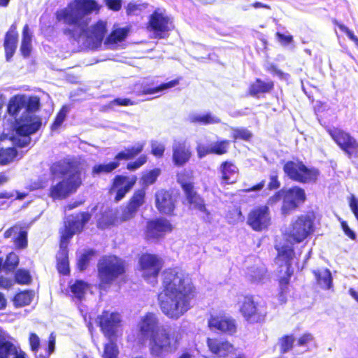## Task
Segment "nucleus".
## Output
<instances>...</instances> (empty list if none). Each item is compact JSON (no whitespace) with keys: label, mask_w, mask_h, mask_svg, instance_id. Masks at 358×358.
I'll list each match as a JSON object with an SVG mask.
<instances>
[{"label":"nucleus","mask_w":358,"mask_h":358,"mask_svg":"<svg viewBox=\"0 0 358 358\" xmlns=\"http://www.w3.org/2000/svg\"><path fill=\"white\" fill-rule=\"evenodd\" d=\"M138 332L141 343H147L150 355L155 357L165 353L176 352L180 345L182 336L179 332L171 331L160 325L157 315L152 312L146 313L140 320Z\"/></svg>","instance_id":"f03ea898"},{"label":"nucleus","mask_w":358,"mask_h":358,"mask_svg":"<svg viewBox=\"0 0 358 358\" xmlns=\"http://www.w3.org/2000/svg\"><path fill=\"white\" fill-rule=\"evenodd\" d=\"M155 207L162 215L173 216L177 198L171 189H160L155 194Z\"/></svg>","instance_id":"4be33fe9"},{"label":"nucleus","mask_w":358,"mask_h":358,"mask_svg":"<svg viewBox=\"0 0 358 358\" xmlns=\"http://www.w3.org/2000/svg\"><path fill=\"white\" fill-rule=\"evenodd\" d=\"M173 226L171 222L164 217L150 219L146 222L143 231V236L146 241H159L171 233Z\"/></svg>","instance_id":"a211bd4d"},{"label":"nucleus","mask_w":358,"mask_h":358,"mask_svg":"<svg viewBox=\"0 0 358 358\" xmlns=\"http://www.w3.org/2000/svg\"><path fill=\"white\" fill-rule=\"evenodd\" d=\"M275 87L274 82L271 80H264L259 78H255L248 89V94L250 96L259 98L262 95L271 93Z\"/></svg>","instance_id":"c85d7f7f"},{"label":"nucleus","mask_w":358,"mask_h":358,"mask_svg":"<svg viewBox=\"0 0 358 358\" xmlns=\"http://www.w3.org/2000/svg\"><path fill=\"white\" fill-rule=\"evenodd\" d=\"M165 148L163 145L153 144L151 147V153L156 157L160 158L163 156Z\"/></svg>","instance_id":"338daca9"},{"label":"nucleus","mask_w":358,"mask_h":358,"mask_svg":"<svg viewBox=\"0 0 358 358\" xmlns=\"http://www.w3.org/2000/svg\"><path fill=\"white\" fill-rule=\"evenodd\" d=\"M33 294L30 290H24L17 293L13 297V303L16 307H23L30 304Z\"/></svg>","instance_id":"a19ab883"},{"label":"nucleus","mask_w":358,"mask_h":358,"mask_svg":"<svg viewBox=\"0 0 358 358\" xmlns=\"http://www.w3.org/2000/svg\"><path fill=\"white\" fill-rule=\"evenodd\" d=\"M173 28L171 19L159 9L155 10L149 16L146 29L154 34L155 38H165Z\"/></svg>","instance_id":"f3484780"},{"label":"nucleus","mask_w":358,"mask_h":358,"mask_svg":"<svg viewBox=\"0 0 358 358\" xmlns=\"http://www.w3.org/2000/svg\"><path fill=\"white\" fill-rule=\"evenodd\" d=\"M82 185L83 178L78 173L69 174L50 187L48 196L53 201L63 200L76 193Z\"/></svg>","instance_id":"9b49d317"},{"label":"nucleus","mask_w":358,"mask_h":358,"mask_svg":"<svg viewBox=\"0 0 358 358\" xmlns=\"http://www.w3.org/2000/svg\"><path fill=\"white\" fill-rule=\"evenodd\" d=\"M275 36L278 41L283 45H289L293 41V36L292 35H285L280 32H276Z\"/></svg>","instance_id":"69168bd1"},{"label":"nucleus","mask_w":358,"mask_h":358,"mask_svg":"<svg viewBox=\"0 0 358 358\" xmlns=\"http://www.w3.org/2000/svg\"><path fill=\"white\" fill-rule=\"evenodd\" d=\"M68 245L69 243L59 241V250L56 267L57 271L63 275H68L70 273Z\"/></svg>","instance_id":"72a5a7b5"},{"label":"nucleus","mask_w":358,"mask_h":358,"mask_svg":"<svg viewBox=\"0 0 358 358\" xmlns=\"http://www.w3.org/2000/svg\"><path fill=\"white\" fill-rule=\"evenodd\" d=\"M277 250L276 259H279L285 263L286 267L283 273V275L280 276L278 282L280 287V294L283 296L288 292V285L290 282V278L294 273V270L292 267V262L294 257L295 252L294 248L288 245H283L280 247H275Z\"/></svg>","instance_id":"2eb2a0df"},{"label":"nucleus","mask_w":358,"mask_h":358,"mask_svg":"<svg viewBox=\"0 0 358 358\" xmlns=\"http://www.w3.org/2000/svg\"><path fill=\"white\" fill-rule=\"evenodd\" d=\"M20 263L19 256L14 252H9L3 262V268L6 272H13Z\"/></svg>","instance_id":"a18cd8bd"},{"label":"nucleus","mask_w":358,"mask_h":358,"mask_svg":"<svg viewBox=\"0 0 358 358\" xmlns=\"http://www.w3.org/2000/svg\"><path fill=\"white\" fill-rule=\"evenodd\" d=\"M106 32L107 29L106 22L99 20L92 27L91 35L96 41H102L106 34Z\"/></svg>","instance_id":"79ce46f5"},{"label":"nucleus","mask_w":358,"mask_h":358,"mask_svg":"<svg viewBox=\"0 0 358 358\" xmlns=\"http://www.w3.org/2000/svg\"><path fill=\"white\" fill-rule=\"evenodd\" d=\"M271 222L270 210L266 205L255 206L248 214L247 224L255 231H262L266 229Z\"/></svg>","instance_id":"6ab92c4d"},{"label":"nucleus","mask_w":358,"mask_h":358,"mask_svg":"<svg viewBox=\"0 0 358 358\" xmlns=\"http://www.w3.org/2000/svg\"><path fill=\"white\" fill-rule=\"evenodd\" d=\"M159 174L160 170L157 168L145 173L141 177L143 184L145 186L154 184L157 181Z\"/></svg>","instance_id":"3c124183"},{"label":"nucleus","mask_w":358,"mask_h":358,"mask_svg":"<svg viewBox=\"0 0 358 358\" xmlns=\"http://www.w3.org/2000/svg\"><path fill=\"white\" fill-rule=\"evenodd\" d=\"M55 336L52 333L48 337V348L46 350V354L44 356H47L48 358L52 352H53L55 350Z\"/></svg>","instance_id":"774afa93"},{"label":"nucleus","mask_w":358,"mask_h":358,"mask_svg":"<svg viewBox=\"0 0 358 358\" xmlns=\"http://www.w3.org/2000/svg\"><path fill=\"white\" fill-rule=\"evenodd\" d=\"M314 336L311 333L306 332L301 335L297 341H296V345L301 347V346H306L308 345L310 342L313 341Z\"/></svg>","instance_id":"bf43d9fd"},{"label":"nucleus","mask_w":358,"mask_h":358,"mask_svg":"<svg viewBox=\"0 0 358 358\" xmlns=\"http://www.w3.org/2000/svg\"><path fill=\"white\" fill-rule=\"evenodd\" d=\"M137 181L136 176H132L129 180L124 175L117 174L112 179L108 188V194L114 195V201L122 200L131 191Z\"/></svg>","instance_id":"aec40b11"},{"label":"nucleus","mask_w":358,"mask_h":358,"mask_svg":"<svg viewBox=\"0 0 358 358\" xmlns=\"http://www.w3.org/2000/svg\"><path fill=\"white\" fill-rule=\"evenodd\" d=\"M148 161L146 155H140L135 161L127 164L126 169L128 171H134L143 166Z\"/></svg>","instance_id":"5fc2aeb1"},{"label":"nucleus","mask_w":358,"mask_h":358,"mask_svg":"<svg viewBox=\"0 0 358 358\" xmlns=\"http://www.w3.org/2000/svg\"><path fill=\"white\" fill-rule=\"evenodd\" d=\"M162 291L158 305L162 313L171 320H178L192 307L198 290L192 278L176 268L165 269L162 275Z\"/></svg>","instance_id":"f257e3e1"},{"label":"nucleus","mask_w":358,"mask_h":358,"mask_svg":"<svg viewBox=\"0 0 358 358\" xmlns=\"http://www.w3.org/2000/svg\"><path fill=\"white\" fill-rule=\"evenodd\" d=\"M189 121L192 124H197L200 125H208L217 124L220 120L213 116L210 113L205 114H194L189 117Z\"/></svg>","instance_id":"e433bc0d"},{"label":"nucleus","mask_w":358,"mask_h":358,"mask_svg":"<svg viewBox=\"0 0 358 358\" xmlns=\"http://www.w3.org/2000/svg\"><path fill=\"white\" fill-rule=\"evenodd\" d=\"M14 280L19 285H29L32 278L28 269L19 268L14 273Z\"/></svg>","instance_id":"de8ad7c7"},{"label":"nucleus","mask_w":358,"mask_h":358,"mask_svg":"<svg viewBox=\"0 0 358 358\" xmlns=\"http://www.w3.org/2000/svg\"><path fill=\"white\" fill-rule=\"evenodd\" d=\"M139 269L144 278H156L163 266V261L157 255L143 253L138 259Z\"/></svg>","instance_id":"412c9836"},{"label":"nucleus","mask_w":358,"mask_h":358,"mask_svg":"<svg viewBox=\"0 0 358 358\" xmlns=\"http://www.w3.org/2000/svg\"><path fill=\"white\" fill-rule=\"evenodd\" d=\"M315 276L316 284L322 289H330L333 287V277L327 268H317L312 271Z\"/></svg>","instance_id":"f704fd0d"},{"label":"nucleus","mask_w":358,"mask_h":358,"mask_svg":"<svg viewBox=\"0 0 358 358\" xmlns=\"http://www.w3.org/2000/svg\"><path fill=\"white\" fill-rule=\"evenodd\" d=\"M113 220L107 212L101 213L100 217L97 220V227L99 229H106L113 225Z\"/></svg>","instance_id":"4d7b16f0"},{"label":"nucleus","mask_w":358,"mask_h":358,"mask_svg":"<svg viewBox=\"0 0 358 358\" xmlns=\"http://www.w3.org/2000/svg\"><path fill=\"white\" fill-rule=\"evenodd\" d=\"M348 205L353 213L356 220L358 221V198L354 194H350L348 199Z\"/></svg>","instance_id":"680f3d73"},{"label":"nucleus","mask_w":358,"mask_h":358,"mask_svg":"<svg viewBox=\"0 0 358 358\" xmlns=\"http://www.w3.org/2000/svg\"><path fill=\"white\" fill-rule=\"evenodd\" d=\"M226 218L229 224H236L244 221V216L239 206H234L229 209L226 215Z\"/></svg>","instance_id":"49530a36"},{"label":"nucleus","mask_w":358,"mask_h":358,"mask_svg":"<svg viewBox=\"0 0 358 358\" xmlns=\"http://www.w3.org/2000/svg\"><path fill=\"white\" fill-rule=\"evenodd\" d=\"M294 338L293 335H284L280 338V351L286 353L293 348Z\"/></svg>","instance_id":"603ef678"},{"label":"nucleus","mask_w":358,"mask_h":358,"mask_svg":"<svg viewBox=\"0 0 358 358\" xmlns=\"http://www.w3.org/2000/svg\"><path fill=\"white\" fill-rule=\"evenodd\" d=\"M315 213L313 211H308L297 216L290 224L288 238L294 243L303 242L315 231Z\"/></svg>","instance_id":"6e6552de"},{"label":"nucleus","mask_w":358,"mask_h":358,"mask_svg":"<svg viewBox=\"0 0 358 358\" xmlns=\"http://www.w3.org/2000/svg\"><path fill=\"white\" fill-rule=\"evenodd\" d=\"M20 354H24V358H27V354L19 350L10 341L9 336L3 332L0 337V358H10L11 356L15 358Z\"/></svg>","instance_id":"473e14b6"},{"label":"nucleus","mask_w":358,"mask_h":358,"mask_svg":"<svg viewBox=\"0 0 358 358\" xmlns=\"http://www.w3.org/2000/svg\"><path fill=\"white\" fill-rule=\"evenodd\" d=\"M92 217L90 213L87 211L77 213L71 220L64 222L62 227L59 230L60 242L69 243L71 239L76 234L81 233L85 224Z\"/></svg>","instance_id":"dca6fc26"},{"label":"nucleus","mask_w":358,"mask_h":358,"mask_svg":"<svg viewBox=\"0 0 358 358\" xmlns=\"http://www.w3.org/2000/svg\"><path fill=\"white\" fill-rule=\"evenodd\" d=\"M191 176L187 172H181L177 174V182L181 187L189 207L204 213L207 216L210 215L207 210L203 198L197 193L194 182L189 181Z\"/></svg>","instance_id":"f8f14e48"},{"label":"nucleus","mask_w":358,"mask_h":358,"mask_svg":"<svg viewBox=\"0 0 358 358\" xmlns=\"http://www.w3.org/2000/svg\"><path fill=\"white\" fill-rule=\"evenodd\" d=\"M206 344L209 351L218 357H227L234 350V345L231 343L217 338H208Z\"/></svg>","instance_id":"2f4dec72"},{"label":"nucleus","mask_w":358,"mask_h":358,"mask_svg":"<svg viewBox=\"0 0 358 358\" xmlns=\"http://www.w3.org/2000/svg\"><path fill=\"white\" fill-rule=\"evenodd\" d=\"M68 110H69V108L67 106L64 105V106H62V108L57 112V113L50 126V128L52 131L57 130L58 128L60 127V126L62 125V124L64 122V121L66 119Z\"/></svg>","instance_id":"8fccbe9b"},{"label":"nucleus","mask_w":358,"mask_h":358,"mask_svg":"<svg viewBox=\"0 0 358 358\" xmlns=\"http://www.w3.org/2000/svg\"><path fill=\"white\" fill-rule=\"evenodd\" d=\"M146 192L144 187L136 189L122 210L121 220L127 221L133 218L145 203Z\"/></svg>","instance_id":"393cba45"},{"label":"nucleus","mask_w":358,"mask_h":358,"mask_svg":"<svg viewBox=\"0 0 358 358\" xmlns=\"http://www.w3.org/2000/svg\"><path fill=\"white\" fill-rule=\"evenodd\" d=\"M17 42L18 33L17 31V24L15 22L10 25L4 37L3 48L7 61H10L14 55L17 47Z\"/></svg>","instance_id":"7c9ffc66"},{"label":"nucleus","mask_w":358,"mask_h":358,"mask_svg":"<svg viewBox=\"0 0 358 358\" xmlns=\"http://www.w3.org/2000/svg\"><path fill=\"white\" fill-rule=\"evenodd\" d=\"M219 171L221 173L220 182L222 185H233L236 182V176L239 169L231 160H225L220 164Z\"/></svg>","instance_id":"c756f323"},{"label":"nucleus","mask_w":358,"mask_h":358,"mask_svg":"<svg viewBox=\"0 0 358 358\" xmlns=\"http://www.w3.org/2000/svg\"><path fill=\"white\" fill-rule=\"evenodd\" d=\"M334 24L337 26L341 31L345 33L348 37L355 43L356 46L358 48V37H357L354 33L348 29L345 25L343 24L338 22L337 20H334Z\"/></svg>","instance_id":"13d9d810"},{"label":"nucleus","mask_w":358,"mask_h":358,"mask_svg":"<svg viewBox=\"0 0 358 358\" xmlns=\"http://www.w3.org/2000/svg\"><path fill=\"white\" fill-rule=\"evenodd\" d=\"M147 7V3L138 4L134 2H129L126 7V13L127 15H136L141 12L143 8H146Z\"/></svg>","instance_id":"864d4df0"},{"label":"nucleus","mask_w":358,"mask_h":358,"mask_svg":"<svg viewBox=\"0 0 358 358\" xmlns=\"http://www.w3.org/2000/svg\"><path fill=\"white\" fill-rule=\"evenodd\" d=\"M96 270V287L100 292H106L115 280L126 275L127 263L115 255H106L98 260Z\"/></svg>","instance_id":"39448f33"},{"label":"nucleus","mask_w":358,"mask_h":358,"mask_svg":"<svg viewBox=\"0 0 358 358\" xmlns=\"http://www.w3.org/2000/svg\"><path fill=\"white\" fill-rule=\"evenodd\" d=\"M239 313L250 324H262L265 322L267 312L252 294H245L239 306Z\"/></svg>","instance_id":"ddd939ff"},{"label":"nucleus","mask_w":358,"mask_h":358,"mask_svg":"<svg viewBox=\"0 0 358 358\" xmlns=\"http://www.w3.org/2000/svg\"><path fill=\"white\" fill-rule=\"evenodd\" d=\"M282 169L290 180L302 184L315 183L320 175L317 168L308 167L300 160L286 162Z\"/></svg>","instance_id":"9d476101"},{"label":"nucleus","mask_w":358,"mask_h":358,"mask_svg":"<svg viewBox=\"0 0 358 358\" xmlns=\"http://www.w3.org/2000/svg\"><path fill=\"white\" fill-rule=\"evenodd\" d=\"M178 84V80L174 79L167 83H164L157 86H152L150 84L142 86L139 95H147L157 93L161 90L173 87Z\"/></svg>","instance_id":"c9c22d12"},{"label":"nucleus","mask_w":358,"mask_h":358,"mask_svg":"<svg viewBox=\"0 0 358 358\" xmlns=\"http://www.w3.org/2000/svg\"><path fill=\"white\" fill-rule=\"evenodd\" d=\"M40 108V98L36 95L16 94L9 99L7 111L15 120L17 134L29 136L40 129L41 118L34 115Z\"/></svg>","instance_id":"20e7f679"},{"label":"nucleus","mask_w":358,"mask_h":358,"mask_svg":"<svg viewBox=\"0 0 358 358\" xmlns=\"http://www.w3.org/2000/svg\"><path fill=\"white\" fill-rule=\"evenodd\" d=\"M31 52V36L29 34V27L25 24L22 29V38L20 52L24 57H29Z\"/></svg>","instance_id":"4c0bfd02"},{"label":"nucleus","mask_w":358,"mask_h":358,"mask_svg":"<svg viewBox=\"0 0 358 358\" xmlns=\"http://www.w3.org/2000/svg\"><path fill=\"white\" fill-rule=\"evenodd\" d=\"M95 254L96 252L92 249H90L83 253L77 261L78 268L81 271H85L87 268L92 257Z\"/></svg>","instance_id":"09e8293b"},{"label":"nucleus","mask_w":358,"mask_h":358,"mask_svg":"<svg viewBox=\"0 0 358 358\" xmlns=\"http://www.w3.org/2000/svg\"><path fill=\"white\" fill-rule=\"evenodd\" d=\"M129 33L127 27L117 28L113 30L107 36L106 42L108 44H115L125 39Z\"/></svg>","instance_id":"58836bf2"},{"label":"nucleus","mask_w":358,"mask_h":358,"mask_svg":"<svg viewBox=\"0 0 358 358\" xmlns=\"http://www.w3.org/2000/svg\"><path fill=\"white\" fill-rule=\"evenodd\" d=\"M231 137L234 142H236L238 140L245 141H250L252 137V134L246 128H231Z\"/></svg>","instance_id":"c03bdc74"},{"label":"nucleus","mask_w":358,"mask_h":358,"mask_svg":"<svg viewBox=\"0 0 358 358\" xmlns=\"http://www.w3.org/2000/svg\"><path fill=\"white\" fill-rule=\"evenodd\" d=\"M341 227L344 232V234L348 236L350 240L355 241L357 239L356 233L352 230L346 221L343 220H340Z\"/></svg>","instance_id":"052dcab7"},{"label":"nucleus","mask_w":358,"mask_h":358,"mask_svg":"<svg viewBox=\"0 0 358 358\" xmlns=\"http://www.w3.org/2000/svg\"><path fill=\"white\" fill-rule=\"evenodd\" d=\"M229 145L230 141L227 139L217 140L210 145L199 144L196 147L197 157L202 159L208 155H224L229 152Z\"/></svg>","instance_id":"a878e982"},{"label":"nucleus","mask_w":358,"mask_h":358,"mask_svg":"<svg viewBox=\"0 0 358 358\" xmlns=\"http://www.w3.org/2000/svg\"><path fill=\"white\" fill-rule=\"evenodd\" d=\"M29 343L30 349L33 352H36L38 350L40 346V339L36 334L34 332L29 334Z\"/></svg>","instance_id":"e2e57ef3"},{"label":"nucleus","mask_w":358,"mask_h":358,"mask_svg":"<svg viewBox=\"0 0 358 358\" xmlns=\"http://www.w3.org/2000/svg\"><path fill=\"white\" fill-rule=\"evenodd\" d=\"M281 185L280 181L279 180V176L278 171H272L269 176V182L267 185V189L270 191L278 189Z\"/></svg>","instance_id":"6e6d98bb"},{"label":"nucleus","mask_w":358,"mask_h":358,"mask_svg":"<svg viewBox=\"0 0 358 358\" xmlns=\"http://www.w3.org/2000/svg\"><path fill=\"white\" fill-rule=\"evenodd\" d=\"M96 322L102 334L110 341L104 345L103 358H118V347L113 341L117 337V327L121 322L118 313L103 310L97 317Z\"/></svg>","instance_id":"423d86ee"},{"label":"nucleus","mask_w":358,"mask_h":358,"mask_svg":"<svg viewBox=\"0 0 358 358\" xmlns=\"http://www.w3.org/2000/svg\"><path fill=\"white\" fill-rule=\"evenodd\" d=\"M208 327L210 329L219 331L229 335H234L237 331L235 319L224 312L210 315L208 320Z\"/></svg>","instance_id":"5701e85b"},{"label":"nucleus","mask_w":358,"mask_h":358,"mask_svg":"<svg viewBox=\"0 0 358 358\" xmlns=\"http://www.w3.org/2000/svg\"><path fill=\"white\" fill-rule=\"evenodd\" d=\"M17 155L14 147L0 148V165L4 166L12 162Z\"/></svg>","instance_id":"ea45409f"},{"label":"nucleus","mask_w":358,"mask_h":358,"mask_svg":"<svg viewBox=\"0 0 358 358\" xmlns=\"http://www.w3.org/2000/svg\"><path fill=\"white\" fill-rule=\"evenodd\" d=\"M172 151V161L176 166H184L192 157L190 146L185 141L175 143Z\"/></svg>","instance_id":"cd10ccee"},{"label":"nucleus","mask_w":358,"mask_h":358,"mask_svg":"<svg viewBox=\"0 0 358 358\" xmlns=\"http://www.w3.org/2000/svg\"><path fill=\"white\" fill-rule=\"evenodd\" d=\"M327 132L348 158L358 157V141L349 132L335 127L327 128Z\"/></svg>","instance_id":"4468645a"},{"label":"nucleus","mask_w":358,"mask_h":358,"mask_svg":"<svg viewBox=\"0 0 358 358\" xmlns=\"http://www.w3.org/2000/svg\"><path fill=\"white\" fill-rule=\"evenodd\" d=\"M81 162L76 158H64L53 162L50 166V175L57 176H68L69 174L79 173V176H82L80 169Z\"/></svg>","instance_id":"b1692460"},{"label":"nucleus","mask_w":358,"mask_h":358,"mask_svg":"<svg viewBox=\"0 0 358 358\" xmlns=\"http://www.w3.org/2000/svg\"><path fill=\"white\" fill-rule=\"evenodd\" d=\"M144 144L142 143H138L133 146L125 148L115 155L113 161L106 164H95L92 169L91 174L95 177L101 174L111 173L120 166V161L133 159L142 152Z\"/></svg>","instance_id":"1a4fd4ad"},{"label":"nucleus","mask_w":358,"mask_h":358,"mask_svg":"<svg viewBox=\"0 0 358 358\" xmlns=\"http://www.w3.org/2000/svg\"><path fill=\"white\" fill-rule=\"evenodd\" d=\"M100 6L96 0H72L67 6L55 12L57 22H62L67 27L63 29V34L70 41H78L87 32V22L85 17L93 12L98 13Z\"/></svg>","instance_id":"7ed1b4c3"},{"label":"nucleus","mask_w":358,"mask_h":358,"mask_svg":"<svg viewBox=\"0 0 358 358\" xmlns=\"http://www.w3.org/2000/svg\"><path fill=\"white\" fill-rule=\"evenodd\" d=\"M282 200L280 213L283 216L289 215L299 205L306 200L305 190L299 186H292L286 190L280 189L274 192L267 199L266 206H274Z\"/></svg>","instance_id":"0eeeda50"},{"label":"nucleus","mask_w":358,"mask_h":358,"mask_svg":"<svg viewBox=\"0 0 358 358\" xmlns=\"http://www.w3.org/2000/svg\"><path fill=\"white\" fill-rule=\"evenodd\" d=\"M88 287L89 285L83 280H76L70 286V290L76 298L82 300L85 297L86 290Z\"/></svg>","instance_id":"37998d69"},{"label":"nucleus","mask_w":358,"mask_h":358,"mask_svg":"<svg viewBox=\"0 0 358 358\" xmlns=\"http://www.w3.org/2000/svg\"><path fill=\"white\" fill-rule=\"evenodd\" d=\"M4 238H12L17 250L25 249L28 245L27 231L20 224H15L4 231Z\"/></svg>","instance_id":"bb28decb"},{"label":"nucleus","mask_w":358,"mask_h":358,"mask_svg":"<svg viewBox=\"0 0 358 358\" xmlns=\"http://www.w3.org/2000/svg\"><path fill=\"white\" fill-rule=\"evenodd\" d=\"M107 8L113 11L117 12L121 10L122 0H103Z\"/></svg>","instance_id":"0e129e2a"}]
</instances>
